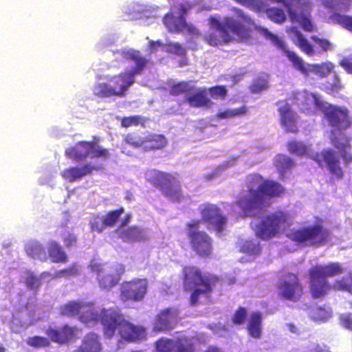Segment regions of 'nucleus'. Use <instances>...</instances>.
I'll list each match as a JSON object with an SVG mask.
<instances>
[{
	"label": "nucleus",
	"mask_w": 352,
	"mask_h": 352,
	"mask_svg": "<svg viewBox=\"0 0 352 352\" xmlns=\"http://www.w3.org/2000/svg\"><path fill=\"white\" fill-rule=\"evenodd\" d=\"M285 188L277 181L263 179L259 175H254L248 182L246 192L241 193L235 204L242 210L241 217L256 215V211L263 210L269 206L265 198H274L285 194Z\"/></svg>",
	"instance_id": "f257e3e1"
},
{
	"label": "nucleus",
	"mask_w": 352,
	"mask_h": 352,
	"mask_svg": "<svg viewBox=\"0 0 352 352\" xmlns=\"http://www.w3.org/2000/svg\"><path fill=\"white\" fill-rule=\"evenodd\" d=\"M126 59L133 61L135 66L112 76L108 82H99L94 85V94L98 98L124 97L129 87L135 80V75L142 74L148 63L138 50H131L126 53Z\"/></svg>",
	"instance_id": "f03ea898"
},
{
	"label": "nucleus",
	"mask_w": 352,
	"mask_h": 352,
	"mask_svg": "<svg viewBox=\"0 0 352 352\" xmlns=\"http://www.w3.org/2000/svg\"><path fill=\"white\" fill-rule=\"evenodd\" d=\"M182 281L185 291H191L189 302L192 306L198 305L201 296H210L220 278L210 273H204L196 265H185L182 268Z\"/></svg>",
	"instance_id": "7ed1b4c3"
},
{
	"label": "nucleus",
	"mask_w": 352,
	"mask_h": 352,
	"mask_svg": "<svg viewBox=\"0 0 352 352\" xmlns=\"http://www.w3.org/2000/svg\"><path fill=\"white\" fill-rule=\"evenodd\" d=\"M103 332L109 338H112L116 329L120 337L128 342H134L145 338V329L126 320L118 309L104 311Z\"/></svg>",
	"instance_id": "20e7f679"
},
{
	"label": "nucleus",
	"mask_w": 352,
	"mask_h": 352,
	"mask_svg": "<svg viewBox=\"0 0 352 352\" xmlns=\"http://www.w3.org/2000/svg\"><path fill=\"white\" fill-rule=\"evenodd\" d=\"M343 271L342 265L337 262L311 267L308 274L309 289L311 297L315 299L324 298L332 289L327 277L340 275Z\"/></svg>",
	"instance_id": "39448f33"
},
{
	"label": "nucleus",
	"mask_w": 352,
	"mask_h": 352,
	"mask_svg": "<svg viewBox=\"0 0 352 352\" xmlns=\"http://www.w3.org/2000/svg\"><path fill=\"white\" fill-rule=\"evenodd\" d=\"M262 33L265 38L270 40L278 49L281 50L287 59L292 63V66L303 75L307 76L310 72L309 67H311V71L319 74L321 77L327 76L333 69V65L331 63H324L322 64L306 65L301 57H300L294 51L289 50L286 47V43L283 40L276 35L272 34L265 28L261 29Z\"/></svg>",
	"instance_id": "423d86ee"
},
{
	"label": "nucleus",
	"mask_w": 352,
	"mask_h": 352,
	"mask_svg": "<svg viewBox=\"0 0 352 352\" xmlns=\"http://www.w3.org/2000/svg\"><path fill=\"white\" fill-rule=\"evenodd\" d=\"M287 236L297 244L304 246L320 247L330 239V231L322 223L291 229Z\"/></svg>",
	"instance_id": "0eeeda50"
},
{
	"label": "nucleus",
	"mask_w": 352,
	"mask_h": 352,
	"mask_svg": "<svg viewBox=\"0 0 352 352\" xmlns=\"http://www.w3.org/2000/svg\"><path fill=\"white\" fill-rule=\"evenodd\" d=\"M146 175L147 181L158 188L164 196L175 202L184 199L181 183L172 173L151 170Z\"/></svg>",
	"instance_id": "6e6552de"
},
{
	"label": "nucleus",
	"mask_w": 352,
	"mask_h": 352,
	"mask_svg": "<svg viewBox=\"0 0 352 352\" xmlns=\"http://www.w3.org/2000/svg\"><path fill=\"white\" fill-rule=\"evenodd\" d=\"M315 104L323 114V119L328 125L338 131H344L352 126V117L349 109L315 99Z\"/></svg>",
	"instance_id": "1a4fd4ad"
},
{
	"label": "nucleus",
	"mask_w": 352,
	"mask_h": 352,
	"mask_svg": "<svg viewBox=\"0 0 352 352\" xmlns=\"http://www.w3.org/2000/svg\"><path fill=\"white\" fill-rule=\"evenodd\" d=\"M99 142L100 139L96 137H94L91 141H79L75 146L67 148L65 155L77 162L85 161L88 157L108 160L111 156L109 150L100 146Z\"/></svg>",
	"instance_id": "9d476101"
},
{
	"label": "nucleus",
	"mask_w": 352,
	"mask_h": 352,
	"mask_svg": "<svg viewBox=\"0 0 352 352\" xmlns=\"http://www.w3.org/2000/svg\"><path fill=\"white\" fill-rule=\"evenodd\" d=\"M200 220L194 219L186 224L187 236L191 250L201 258H209L212 254V239L203 230H199Z\"/></svg>",
	"instance_id": "9b49d317"
},
{
	"label": "nucleus",
	"mask_w": 352,
	"mask_h": 352,
	"mask_svg": "<svg viewBox=\"0 0 352 352\" xmlns=\"http://www.w3.org/2000/svg\"><path fill=\"white\" fill-rule=\"evenodd\" d=\"M289 214L283 211H276L263 216L256 226V235L262 240L275 237L282 228L289 224Z\"/></svg>",
	"instance_id": "f8f14e48"
},
{
	"label": "nucleus",
	"mask_w": 352,
	"mask_h": 352,
	"mask_svg": "<svg viewBox=\"0 0 352 352\" xmlns=\"http://www.w3.org/2000/svg\"><path fill=\"white\" fill-rule=\"evenodd\" d=\"M278 296L283 300L293 302L300 301L305 295V289L298 276L287 272L283 274L277 284Z\"/></svg>",
	"instance_id": "ddd939ff"
},
{
	"label": "nucleus",
	"mask_w": 352,
	"mask_h": 352,
	"mask_svg": "<svg viewBox=\"0 0 352 352\" xmlns=\"http://www.w3.org/2000/svg\"><path fill=\"white\" fill-rule=\"evenodd\" d=\"M148 282L146 278H135L124 281L120 288V299L124 302H139L147 293Z\"/></svg>",
	"instance_id": "4468645a"
},
{
	"label": "nucleus",
	"mask_w": 352,
	"mask_h": 352,
	"mask_svg": "<svg viewBox=\"0 0 352 352\" xmlns=\"http://www.w3.org/2000/svg\"><path fill=\"white\" fill-rule=\"evenodd\" d=\"M199 211L201 215L200 222L206 224L208 228L214 229L217 233L223 231L228 219L222 214L219 207L207 202L199 206Z\"/></svg>",
	"instance_id": "2eb2a0df"
},
{
	"label": "nucleus",
	"mask_w": 352,
	"mask_h": 352,
	"mask_svg": "<svg viewBox=\"0 0 352 352\" xmlns=\"http://www.w3.org/2000/svg\"><path fill=\"white\" fill-rule=\"evenodd\" d=\"M92 270L96 274L99 286L102 289H109L120 282L125 272V267L122 264H116L107 267L94 265Z\"/></svg>",
	"instance_id": "dca6fc26"
},
{
	"label": "nucleus",
	"mask_w": 352,
	"mask_h": 352,
	"mask_svg": "<svg viewBox=\"0 0 352 352\" xmlns=\"http://www.w3.org/2000/svg\"><path fill=\"white\" fill-rule=\"evenodd\" d=\"M309 157L316 162L320 167L326 166L330 175L335 179H342L344 177V172L340 166V159L333 149H323L320 152L309 155Z\"/></svg>",
	"instance_id": "f3484780"
},
{
	"label": "nucleus",
	"mask_w": 352,
	"mask_h": 352,
	"mask_svg": "<svg viewBox=\"0 0 352 352\" xmlns=\"http://www.w3.org/2000/svg\"><path fill=\"white\" fill-rule=\"evenodd\" d=\"M238 16L243 19L245 25L241 23L232 18H230L228 33L236 36L240 41H246L251 38L253 28L255 26L254 21L241 10L237 12Z\"/></svg>",
	"instance_id": "a211bd4d"
},
{
	"label": "nucleus",
	"mask_w": 352,
	"mask_h": 352,
	"mask_svg": "<svg viewBox=\"0 0 352 352\" xmlns=\"http://www.w3.org/2000/svg\"><path fill=\"white\" fill-rule=\"evenodd\" d=\"M78 331L76 327L65 324L58 329L48 328L46 334L52 342L63 344L74 342L78 338Z\"/></svg>",
	"instance_id": "6ab92c4d"
},
{
	"label": "nucleus",
	"mask_w": 352,
	"mask_h": 352,
	"mask_svg": "<svg viewBox=\"0 0 352 352\" xmlns=\"http://www.w3.org/2000/svg\"><path fill=\"white\" fill-rule=\"evenodd\" d=\"M103 169L104 166L102 164L85 163L80 166H71L64 169L61 173V176L66 181L72 183L80 180L88 175H91L94 171Z\"/></svg>",
	"instance_id": "aec40b11"
},
{
	"label": "nucleus",
	"mask_w": 352,
	"mask_h": 352,
	"mask_svg": "<svg viewBox=\"0 0 352 352\" xmlns=\"http://www.w3.org/2000/svg\"><path fill=\"white\" fill-rule=\"evenodd\" d=\"M114 309H101L100 311L94 307L92 302H84L82 304V309L80 313V320L85 324H96L99 322L103 325V318L104 317V311Z\"/></svg>",
	"instance_id": "412c9836"
},
{
	"label": "nucleus",
	"mask_w": 352,
	"mask_h": 352,
	"mask_svg": "<svg viewBox=\"0 0 352 352\" xmlns=\"http://www.w3.org/2000/svg\"><path fill=\"white\" fill-rule=\"evenodd\" d=\"M331 143L338 151L345 166L352 162V145L349 136H334L331 138Z\"/></svg>",
	"instance_id": "4be33fe9"
},
{
	"label": "nucleus",
	"mask_w": 352,
	"mask_h": 352,
	"mask_svg": "<svg viewBox=\"0 0 352 352\" xmlns=\"http://www.w3.org/2000/svg\"><path fill=\"white\" fill-rule=\"evenodd\" d=\"M163 23L169 32H180L184 30H188L190 32L194 33L197 31L192 25H189L186 18L175 16L173 12L166 13L163 18Z\"/></svg>",
	"instance_id": "5701e85b"
},
{
	"label": "nucleus",
	"mask_w": 352,
	"mask_h": 352,
	"mask_svg": "<svg viewBox=\"0 0 352 352\" xmlns=\"http://www.w3.org/2000/svg\"><path fill=\"white\" fill-rule=\"evenodd\" d=\"M184 100L190 107L194 108H210L213 104L212 101L207 95L206 88L196 89L195 91L186 96Z\"/></svg>",
	"instance_id": "b1692460"
},
{
	"label": "nucleus",
	"mask_w": 352,
	"mask_h": 352,
	"mask_svg": "<svg viewBox=\"0 0 352 352\" xmlns=\"http://www.w3.org/2000/svg\"><path fill=\"white\" fill-rule=\"evenodd\" d=\"M281 125L287 132L296 133L298 126L296 122L295 113L289 104H285L278 109Z\"/></svg>",
	"instance_id": "393cba45"
},
{
	"label": "nucleus",
	"mask_w": 352,
	"mask_h": 352,
	"mask_svg": "<svg viewBox=\"0 0 352 352\" xmlns=\"http://www.w3.org/2000/svg\"><path fill=\"white\" fill-rule=\"evenodd\" d=\"M176 314L171 308L162 310L157 315L155 324V328L159 331H169L174 328L173 320L176 318Z\"/></svg>",
	"instance_id": "a878e982"
},
{
	"label": "nucleus",
	"mask_w": 352,
	"mask_h": 352,
	"mask_svg": "<svg viewBox=\"0 0 352 352\" xmlns=\"http://www.w3.org/2000/svg\"><path fill=\"white\" fill-rule=\"evenodd\" d=\"M168 144L166 137L162 134L151 133L143 138L142 147L145 151L160 150Z\"/></svg>",
	"instance_id": "bb28decb"
},
{
	"label": "nucleus",
	"mask_w": 352,
	"mask_h": 352,
	"mask_svg": "<svg viewBox=\"0 0 352 352\" xmlns=\"http://www.w3.org/2000/svg\"><path fill=\"white\" fill-rule=\"evenodd\" d=\"M262 314L254 311L250 314L247 323V330L249 335L255 339H258L262 334Z\"/></svg>",
	"instance_id": "cd10ccee"
},
{
	"label": "nucleus",
	"mask_w": 352,
	"mask_h": 352,
	"mask_svg": "<svg viewBox=\"0 0 352 352\" xmlns=\"http://www.w3.org/2000/svg\"><path fill=\"white\" fill-rule=\"evenodd\" d=\"M47 254L52 263H65L68 256L62 246L56 241L52 240L47 244Z\"/></svg>",
	"instance_id": "c85d7f7f"
},
{
	"label": "nucleus",
	"mask_w": 352,
	"mask_h": 352,
	"mask_svg": "<svg viewBox=\"0 0 352 352\" xmlns=\"http://www.w3.org/2000/svg\"><path fill=\"white\" fill-rule=\"evenodd\" d=\"M204 40L210 46L216 47L218 45L227 44L233 40L232 35L226 31L223 32H209L204 36Z\"/></svg>",
	"instance_id": "c756f323"
},
{
	"label": "nucleus",
	"mask_w": 352,
	"mask_h": 352,
	"mask_svg": "<svg viewBox=\"0 0 352 352\" xmlns=\"http://www.w3.org/2000/svg\"><path fill=\"white\" fill-rule=\"evenodd\" d=\"M77 352H101V344L97 334L87 333Z\"/></svg>",
	"instance_id": "7c9ffc66"
},
{
	"label": "nucleus",
	"mask_w": 352,
	"mask_h": 352,
	"mask_svg": "<svg viewBox=\"0 0 352 352\" xmlns=\"http://www.w3.org/2000/svg\"><path fill=\"white\" fill-rule=\"evenodd\" d=\"M287 32L294 35L297 40L296 44L302 52L309 56L314 55L315 51L313 45L308 42L296 27H290Z\"/></svg>",
	"instance_id": "2f4dec72"
},
{
	"label": "nucleus",
	"mask_w": 352,
	"mask_h": 352,
	"mask_svg": "<svg viewBox=\"0 0 352 352\" xmlns=\"http://www.w3.org/2000/svg\"><path fill=\"white\" fill-rule=\"evenodd\" d=\"M119 236L126 243L138 242L144 239L143 230L137 226H131L122 230Z\"/></svg>",
	"instance_id": "473e14b6"
},
{
	"label": "nucleus",
	"mask_w": 352,
	"mask_h": 352,
	"mask_svg": "<svg viewBox=\"0 0 352 352\" xmlns=\"http://www.w3.org/2000/svg\"><path fill=\"white\" fill-rule=\"evenodd\" d=\"M83 302L75 300L69 301L61 305L59 308L60 314L63 316H78L80 319V313L82 309Z\"/></svg>",
	"instance_id": "72a5a7b5"
},
{
	"label": "nucleus",
	"mask_w": 352,
	"mask_h": 352,
	"mask_svg": "<svg viewBox=\"0 0 352 352\" xmlns=\"http://www.w3.org/2000/svg\"><path fill=\"white\" fill-rule=\"evenodd\" d=\"M292 22H298L301 28L306 32L314 31V26L311 20V14L309 10H302L300 13L295 11V19H290Z\"/></svg>",
	"instance_id": "f704fd0d"
},
{
	"label": "nucleus",
	"mask_w": 352,
	"mask_h": 352,
	"mask_svg": "<svg viewBox=\"0 0 352 352\" xmlns=\"http://www.w3.org/2000/svg\"><path fill=\"white\" fill-rule=\"evenodd\" d=\"M309 316L314 322H324L331 318V311L325 307H314L309 309Z\"/></svg>",
	"instance_id": "c9c22d12"
},
{
	"label": "nucleus",
	"mask_w": 352,
	"mask_h": 352,
	"mask_svg": "<svg viewBox=\"0 0 352 352\" xmlns=\"http://www.w3.org/2000/svg\"><path fill=\"white\" fill-rule=\"evenodd\" d=\"M196 87L190 81H181L173 84L170 89V94L174 96L187 94L195 91Z\"/></svg>",
	"instance_id": "e433bc0d"
},
{
	"label": "nucleus",
	"mask_w": 352,
	"mask_h": 352,
	"mask_svg": "<svg viewBox=\"0 0 352 352\" xmlns=\"http://www.w3.org/2000/svg\"><path fill=\"white\" fill-rule=\"evenodd\" d=\"M26 253L34 258H41L43 256V260H45V250L41 243L38 241H30L25 246Z\"/></svg>",
	"instance_id": "4c0bfd02"
},
{
	"label": "nucleus",
	"mask_w": 352,
	"mask_h": 352,
	"mask_svg": "<svg viewBox=\"0 0 352 352\" xmlns=\"http://www.w3.org/2000/svg\"><path fill=\"white\" fill-rule=\"evenodd\" d=\"M288 151L297 156H305L309 154V148L301 141L291 140L287 144Z\"/></svg>",
	"instance_id": "58836bf2"
},
{
	"label": "nucleus",
	"mask_w": 352,
	"mask_h": 352,
	"mask_svg": "<svg viewBox=\"0 0 352 352\" xmlns=\"http://www.w3.org/2000/svg\"><path fill=\"white\" fill-rule=\"evenodd\" d=\"M294 165L295 163L292 158L283 155H279L275 162V166L282 176Z\"/></svg>",
	"instance_id": "ea45409f"
},
{
	"label": "nucleus",
	"mask_w": 352,
	"mask_h": 352,
	"mask_svg": "<svg viewBox=\"0 0 352 352\" xmlns=\"http://www.w3.org/2000/svg\"><path fill=\"white\" fill-rule=\"evenodd\" d=\"M247 112V107L243 105L234 109L220 111L215 115L217 119H228L236 116L244 115Z\"/></svg>",
	"instance_id": "a19ab883"
},
{
	"label": "nucleus",
	"mask_w": 352,
	"mask_h": 352,
	"mask_svg": "<svg viewBox=\"0 0 352 352\" xmlns=\"http://www.w3.org/2000/svg\"><path fill=\"white\" fill-rule=\"evenodd\" d=\"M123 207H120L116 210L108 211L104 216V222L107 227H113L120 219L121 214L124 212Z\"/></svg>",
	"instance_id": "79ce46f5"
},
{
	"label": "nucleus",
	"mask_w": 352,
	"mask_h": 352,
	"mask_svg": "<svg viewBox=\"0 0 352 352\" xmlns=\"http://www.w3.org/2000/svg\"><path fill=\"white\" fill-rule=\"evenodd\" d=\"M146 121L145 118L139 115L124 117L121 120V126L124 128L138 125L144 127Z\"/></svg>",
	"instance_id": "37998d69"
},
{
	"label": "nucleus",
	"mask_w": 352,
	"mask_h": 352,
	"mask_svg": "<svg viewBox=\"0 0 352 352\" xmlns=\"http://www.w3.org/2000/svg\"><path fill=\"white\" fill-rule=\"evenodd\" d=\"M334 287L338 291L347 292L352 294V273L350 272L346 276L336 280Z\"/></svg>",
	"instance_id": "c03bdc74"
},
{
	"label": "nucleus",
	"mask_w": 352,
	"mask_h": 352,
	"mask_svg": "<svg viewBox=\"0 0 352 352\" xmlns=\"http://www.w3.org/2000/svg\"><path fill=\"white\" fill-rule=\"evenodd\" d=\"M343 88L340 78L334 74L331 82H327L324 85V91L328 94L336 96Z\"/></svg>",
	"instance_id": "a18cd8bd"
},
{
	"label": "nucleus",
	"mask_w": 352,
	"mask_h": 352,
	"mask_svg": "<svg viewBox=\"0 0 352 352\" xmlns=\"http://www.w3.org/2000/svg\"><path fill=\"white\" fill-rule=\"evenodd\" d=\"M265 12L267 16L276 23H283L286 16L283 9L278 8H267Z\"/></svg>",
	"instance_id": "49530a36"
},
{
	"label": "nucleus",
	"mask_w": 352,
	"mask_h": 352,
	"mask_svg": "<svg viewBox=\"0 0 352 352\" xmlns=\"http://www.w3.org/2000/svg\"><path fill=\"white\" fill-rule=\"evenodd\" d=\"M176 341L170 339H160L156 342L158 352H175Z\"/></svg>",
	"instance_id": "de8ad7c7"
},
{
	"label": "nucleus",
	"mask_w": 352,
	"mask_h": 352,
	"mask_svg": "<svg viewBox=\"0 0 352 352\" xmlns=\"http://www.w3.org/2000/svg\"><path fill=\"white\" fill-rule=\"evenodd\" d=\"M208 93L211 98L214 100H225L228 96V89L224 85H216L209 87Z\"/></svg>",
	"instance_id": "09e8293b"
},
{
	"label": "nucleus",
	"mask_w": 352,
	"mask_h": 352,
	"mask_svg": "<svg viewBox=\"0 0 352 352\" xmlns=\"http://www.w3.org/2000/svg\"><path fill=\"white\" fill-rule=\"evenodd\" d=\"M91 230L98 233L102 232L107 227L104 222L103 216L94 215L90 222Z\"/></svg>",
	"instance_id": "8fccbe9b"
},
{
	"label": "nucleus",
	"mask_w": 352,
	"mask_h": 352,
	"mask_svg": "<svg viewBox=\"0 0 352 352\" xmlns=\"http://www.w3.org/2000/svg\"><path fill=\"white\" fill-rule=\"evenodd\" d=\"M327 6L341 11H347L351 5V0H324Z\"/></svg>",
	"instance_id": "3c124183"
},
{
	"label": "nucleus",
	"mask_w": 352,
	"mask_h": 352,
	"mask_svg": "<svg viewBox=\"0 0 352 352\" xmlns=\"http://www.w3.org/2000/svg\"><path fill=\"white\" fill-rule=\"evenodd\" d=\"M26 343L28 345L34 348H42L48 346L50 342L47 338L35 336L28 338L26 340Z\"/></svg>",
	"instance_id": "603ef678"
},
{
	"label": "nucleus",
	"mask_w": 352,
	"mask_h": 352,
	"mask_svg": "<svg viewBox=\"0 0 352 352\" xmlns=\"http://www.w3.org/2000/svg\"><path fill=\"white\" fill-rule=\"evenodd\" d=\"M208 21L210 25L214 27L217 32H223L225 33L229 28L230 18H227L223 22H221L215 16H211L208 19Z\"/></svg>",
	"instance_id": "864d4df0"
},
{
	"label": "nucleus",
	"mask_w": 352,
	"mask_h": 352,
	"mask_svg": "<svg viewBox=\"0 0 352 352\" xmlns=\"http://www.w3.org/2000/svg\"><path fill=\"white\" fill-rule=\"evenodd\" d=\"M175 352H194L192 343L186 338L176 340Z\"/></svg>",
	"instance_id": "5fc2aeb1"
},
{
	"label": "nucleus",
	"mask_w": 352,
	"mask_h": 352,
	"mask_svg": "<svg viewBox=\"0 0 352 352\" xmlns=\"http://www.w3.org/2000/svg\"><path fill=\"white\" fill-rule=\"evenodd\" d=\"M351 311L340 315L339 324L344 329L352 331V301L349 302Z\"/></svg>",
	"instance_id": "6e6d98bb"
},
{
	"label": "nucleus",
	"mask_w": 352,
	"mask_h": 352,
	"mask_svg": "<svg viewBox=\"0 0 352 352\" xmlns=\"http://www.w3.org/2000/svg\"><path fill=\"white\" fill-rule=\"evenodd\" d=\"M247 318V310L245 307H239L232 316V322L235 325L243 324Z\"/></svg>",
	"instance_id": "4d7b16f0"
},
{
	"label": "nucleus",
	"mask_w": 352,
	"mask_h": 352,
	"mask_svg": "<svg viewBox=\"0 0 352 352\" xmlns=\"http://www.w3.org/2000/svg\"><path fill=\"white\" fill-rule=\"evenodd\" d=\"M241 250L248 254H258L261 251V247L258 243H255L252 241H245L241 245Z\"/></svg>",
	"instance_id": "13d9d810"
},
{
	"label": "nucleus",
	"mask_w": 352,
	"mask_h": 352,
	"mask_svg": "<svg viewBox=\"0 0 352 352\" xmlns=\"http://www.w3.org/2000/svg\"><path fill=\"white\" fill-rule=\"evenodd\" d=\"M25 283L27 287L31 290L36 291L41 285L40 278L34 275L32 272H29L25 278Z\"/></svg>",
	"instance_id": "bf43d9fd"
},
{
	"label": "nucleus",
	"mask_w": 352,
	"mask_h": 352,
	"mask_svg": "<svg viewBox=\"0 0 352 352\" xmlns=\"http://www.w3.org/2000/svg\"><path fill=\"white\" fill-rule=\"evenodd\" d=\"M333 19L345 29L352 32V16L334 14Z\"/></svg>",
	"instance_id": "052dcab7"
},
{
	"label": "nucleus",
	"mask_w": 352,
	"mask_h": 352,
	"mask_svg": "<svg viewBox=\"0 0 352 352\" xmlns=\"http://www.w3.org/2000/svg\"><path fill=\"white\" fill-rule=\"evenodd\" d=\"M78 274V269L76 264H73L71 266L57 271L54 275L53 278H60L63 277H70L75 276Z\"/></svg>",
	"instance_id": "680f3d73"
},
{
	"label": "nucleus",
	"mask_w": 352,
	"mask_h": 352,
	"mask_svg": "<svg viewBox=\"0 0 352 352\" xmlns=\"http://www.w3.org/2000/svg\"><path fill=\"white\" fill-rule=\"evenodd\" d=\"M268 87L267 82L263 79L254 80L250 86V92L252 94H258L265 90Z\"/></svg>",
	"instance_id": "e2e57ef3"
},
{
	"label": "nucleus",
	"mask_w": 352,
	"mask_h": 352,
	"mask_svg": "<svg viewBox=\"0 0 352 352\" xmlns=\"http://www.w3.org/2000/svg\"><path fill=\"white\" fill-rule=\"evenodd\" d=\"M311 39L314 41L323 52H327L333 50L331 43L327 38H319L317 36H311Z\"/></svg>",
	"instance_id": "0e129e2a"
},
{
	"label": "nucleus",
	"mask_w": 352,
	"mask_h": 352,
	"mask_svg": "<svg viewBox=\"0 0 352 352\" xmlns=\"http://www.w3.org/2000/svg\"><path fill=\"white\" fill-rule=\"evenodd\" d=\"M167 51L169 53L175 54L180 56H184L186 51L179 43H170L166 45Z\"/></svg>",
	"instance_id": "69168bd1"
},
{
	"label": "nucleus",
	"mask_w": 352,
	"mask_h": 352,
	"mask_svg": "<svg viewBox=\"0 0 352 352\" xmlns=\"http://www.w3.org/2000/svg\"><path fill=\"white\" fill-rule=\"evenodd\" d=\"M124 140L127 144H129L135 148L142 147L143 138L138 137L135 133H128L125 136Z\"/></svg>",
	"instance_id": "338daca9"
},
{
	"label": "nucleus",
	"mask_w": 352,
	"mask_h": 352,
	"mask_svg": "<svg viewBox=\"0 0 352 352\" xmlns=\"http://www.w3.org/2000/svg\"><path fill=\"white\" fill-rule=\"evenodd\" d=\"M340 65L348 74H352V54L344 57L340 61Z\"/></svg>",
	"instance_id": "774afa93"
}]
</instances>
